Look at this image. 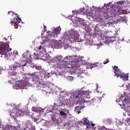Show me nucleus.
<instances>
[{
    "instance_id": "obj_3",
    "label": "nucleus",
    "mask_w": 130,
    "mask_h": 130,
    "mask_svg": "<svg viewBox=\"0 0 130 130\" xmlns=\"http://www.w3.org/2000/svg\"><path fill=\"white\" fill-rule=\"evenodd\" d=\"M119 15H122V10L117 6H113L108 10L107 12L103 13V17L105 19H109L110 17H118Z\"/></svg>"
},
{
    "instance_id": "obj_36",
    "label": "nucleus",
    "mask_w": 130,
    "mask_h": 130,
    "mask_svg": "<svg viewBox=\"0 0 130 130\" xmlns=\"http://www.w3.org/2000/svg\"><path fill=\"white\" fill-rule=\"evenodd\" d=\"M39 120V118H34V122H37Z\"/></svg>"
},
{
    "instance_id": "obj_22",
    "label": "nucleus",
    "mask_w": 130,
    "mask_h": 130,
    "mask_svg": "<svg viewBox=\"0 0 130 130\" xmlns=\"http://www.w3.org/2000/svg\"><path fill=\"white\" fill-rule=\"evenodd\" d=\"M83 108L82 107H75V110L76 112H78V114H80L81 113V110Z\"/></svg>"
},
{
    "instance_id": "obj_52",
    "label": "nucleus",
    "mask_w": 130,
    "mask_h": 130,
    "mask_svg": "<svg viewBox=\"0 0 130 130\" xmlns=\"http://www.w3.org/2000/svg\"><path fill=\"white\" fill-rule=\"evenodd\" d=\"M29 57H31V55H29Z\"/></svg>"
},
{
    "instance_id": "obj_24",
    "label": "nucleus",
    "mask_w": 130,
    "mask_h": 130,
    "mask_svg": "<svg viewBox=\"0 0 130 130\" xmlns=\"http://www.w3.org/2000/svg\"><path fill=\"white\" fill-rule=\"evenodd\" d=\"M124 110L128 113V114H130V106H127L126 107L124 108Z\"/></svg>"
},
{
    "instance_id": "obj_5",
    "label": "nucleus",
    "mask_w": 130,
    "mask_h": 130,
    "mask_svg": "<svg viewBox=\"0 0 130 130\" xmlns=\"http://www.w3.org/2000/svg\"><path fill=\"white\" fill-rule=\"evenodd\" d=\"M25 113V112L23 111L20 109H14L10 114V115L12 118L15 120L17 117L24 116Z\"/></svg>"
},
{
    "instance_id": "obj_13",
    "label": "nucleus",
    "mask_w": 130,
    "mask_h": 130,
    "mask_svg": "<svg viewBox=\"0 0 130 130\" xmlns=\"http://www.w3.org/2000/svg\"><path fill=\"white\" fill-rule=\"evenodd\" d=\"M25 66H26V63L20 64L17 62L15 63L14 64L12 65L11 70H12L13 71H16V70H17V69H18V68H20V67H25Z\"/></svg>"
},
{
    "instance_id": "obj_30",
    "label": "nucleus",
    "mask_w": 130,
    "mask_h": 130,
    "mask_svg": "<svg viewBox=\"0 0 130 130\" xmlns=\"http://www.w3.org/2000/svg\"><path fill=\"white\" fill-rule=\"evenodd\" d=\"M28 130H36V128L35 127V126L33 125H30V126Z\"/></svg>"
},
{
    "instance_id": "obj_47",
    "label": "nucleus",
    "mask_w": 130,
    "mask_h": 130,
    "mask_svg": "<svg viewBox=\"0 0 130 130\" xmlns=\"http://www.w3.org/2000/svg\"><path fill=\"white\" fill-rule=\"evenodd\" d=\"M91 125L92 126V127H93V126H95V124L91 123Z\"/></svg>"
},
{
    "instance_id": "obj_32",
    "label": "nucleus",
    "mask_w": 130,
    "mask_h": 130,
    "mask_svg": "<svg viewBox=\"0 0 130 130\" xmlns=\"http://www.w3.org/2000/svg\"><path fill=\"white\" fill-rule=\"evenodd\" d=\"M76 19H77V21H78V22H82V21H83V19H82V18H80V17L76 16Z\"/></svg>"
},
{
    "instance_id": "obj_25",
    "label": "nucleus",
    "mask_w": 130,
    "mask_h": 130,
    "mask_svg": "<svg viewBox=\"0 0 130 130\" xmlns=\"http://www.w3.org/2000/svg\"><path fill=\"white\" fill-rule=\"evenodd\" d=\"M63 99V100H64V101L63 102V101H62V103L63 104H68V102H67V101H70V97H69V96H67V97H65V98H63L62 99Z\"/></svg>"
},
{
    "instance_id": "obj_41",
    "label": "nucleus",
    "mask_w": 130,
    "mask_h": 130,
    "mask_svg": "<svg viewBox=\"0 0 130 130\" xmlns=\"http://www.w3.org/2000/svg\"><path fill=\"white\" fill-rule=\"evenodd\" d=\"M11 50H12V48H9L8 49H7V50H6V52H10V51H11Z\"/></svg>"
},
{
    "instance_id": "obj_58",
    "label": "nucleus",
    "mask_w": 130,
    "mask_h": 130,
    "mask_svg": "<svg viewBox=\"0 0 130 130\" xmlns=\"http://www.w3.org/2000/svg\"><path fill=\"white\" fill-rule=\"evenodd\" d=\"M9 83H11V81H9Z\"/></svg>"
},
{
    "instance_id": "obj_57",
    "label": "nucleus",
    "mask_w": 130,
    "mask_h": 130,
    "mask_svg": "<svg viewBox=\"0 0 130 130\" xmlns=\"http://www.w3.org/2000/svg\"><path fill=\"white\" fill-rule=\"evenodd\" d=\"M4 43V42H1V43Z\"/></svg>"
},
{
    "instance_id": "obj_1",
    "label": "nucleus",
    "mask_w": 130,
    "mask_h": 130,
    "mask_svg": "<svg viewBox=\"0 0 130 130\" xmlns=\"http://www.w3.org/2000/svg\"><path fill=\"white\" fill-rule=\"evenodd\" d=\"M10 47L9 44L0 43V54L1 57H3L6 59H9L10 57H15L18 54V51H14L13 53L6 52L8 48Z\"/></svg>"
},
{
    "instance_id": "obj_29",
    "label": "nucleus",
    "mask_w": 130,
    "mask_h": 130,
    "mask_svg": "<svg viewBox=\"0 0 130 130\" xmlns=\"http://www.w3.org/2000/svg\"><path fill=\"white\" fill-rule=\"evenodd\" d=\"M99 66V63H95L92 65H91L90 68L91 69H93V68H96V67H98Z\"/></svg>"
},
{
    "instance_id": "obj_54",
    "label": "nucleus",
    "mask_w": 130,
    "mask_h": 130,
    "mask_svg": "<svg viewBox=\"0 0 130 130\" xmlns=\"http://www.w3.org/2000/svg\"><path fill=\"white\" fill-rule=\"evenodd\" d=\"M1 73H2V71H0V74H2Z\"/></svg>"
},
{
    "instance_id": "obj_42",
    "label": "nucleus",
    "mask_w": 130,
    "mask_h": 130,
    "mask_svg": "<svg viewBox=\"0 0 130 130\" xmlns=\"http://www.w3.org/2000/svg\"><path fill=\"white\" fill-rule=\"evenodd\" d=\"M126 100H124V101H122V103H123L122 104L123 106H126V105H125V104H124V102H125V101H126Z\"/></svg>"
},
{
    "instance_id": "obj_8",
    "label": "nucleus",
    "mask_w": 130,
    "mask_h": 130,
    "mask_svg": "<svg viewBox=\"0 0 130 130\" xmlns=\"http://www.w3.org/2000/svg\"><path fill=\"white\" fill-rule=\"evenodd\" d=\"M53 62H54V63L53 64V66L55 67V68L59 69V66H60L61 62H62V56H55L53 58Z\"/></svg>"
},
{
    "instance_id": "obj_50",
    "label": "nucleus",
    "mask_w": 130,
    "mask_h": 130,
    "mask_svg": "<svg viewBox=\"0 0 130 130\" xmlns=\"http://www.w3.org/2000/svg\"><path fill=\"white\" fill-rule=\"evenodd\" d=\"M27 85H28V82H26L25 86H27Z\"/></svg>"
},
{
    "instance_id": "obj_49",
    "label": "nucleus",
    "mask_w": 130,
    "mask_h": 130,
    "mask_svg": "<svg viewBox=\"0 0 130 130\" xmlns=\"http://www.w3.org/2000/svg\"><path fill=\"white\" fill-rule=\"evenodd\" d=\"M45 121V120H44V119H41V120H40V121Z\"/></svg>"
},
{
    "instance_id": "obj_59",
    "label": "nucleus",
    "mask_w": 130,
    "mask_h": 130,
    "mask_svg": "<svg viewBox=\"0 0 130 130\" xmlns=\"http://www.w3.org/2000/svg\"><path fill=\"white\" fill-rule=\"evenodd\" d=\"M32 118L33 119V117H32Z\"/></svg>"
},
{
    "instance_id": "obj_9",
    "label": "nucleus",
    "mask_w": 130,
    "mask_h": 130,
    "mask_svg": "<svg viewBox=\"0 0 130 130\" xmlns=\"http://www.w3.org/2000/svg\"><path fill=\"white\" fill-rule=\"evenodd\" d=\"M73 61V56H66L63 59H62L61 64L60 66H63V64H67L68 62H72Z\"/></svg>"
},
{
    "instance_id": "obj_21",
    "label": "nucleus",
    "mask_w": 130,
    "mask_h": 130,
    "mask_svg": "<svg viewBox=\"0 0 130 130\" xmlns=\"http://www.w3.org/2000/svg\"><path fill=\"white\" fill-rule=\"evenodd\" d=\"M120 79H122L123 81H126L128 80V76L126 75V74H123L122 73L121 76H120Z\"/></svg>"
},
{
    "instance_id": "obj_46",
    "label": "nucleus",
    "mask_w": 130,
    "mask_h": 130,
    "mask_svg": "<svg viewBox=\"0 0 130 130\" xmlns=\"http://www.w3.org/2000/svg\"><path fill=\"white\" fill-rule=\"evenodd\" d=\"M69 79H70V80H74V77H72V76H69Z\"/></svg>"
},
{
    "instance_id": "obj_19",
    "label": "nucleus",
    "mask_w": 130,
    "mask_h": 130,
    "mask_svg": "<svg viewBox=\"0 0 130 130\" xmlns=\"http://www.w3.org/2000/svg\"><path fill=\"white\" fill-rule=\"evenodd\" d=\"M114 73L115 77H117V78H119V77H120L122 74V72H121V71L119 70H117V71H114Z\"/></svg>"
},
{
    "instance_id": "obj_4",
    "label": "nucleus",
    "mask_w": 130,
    "mask_h": 130,
    "mask_svg": "<svg viewBox=\"0 0 130 130\" xmlns=\"http://www.w3.org/2000/svg\"><path fill=\"white\" fill-rule=\"evenodd\" d=\"M15 126H12L10 125H6L3 130H26L27 128H29L30 126V123H26L25 127L21 128V125L19 123V122L17 121L15 124Z\"/></svg>"
},
{
    "instance_id": "obj_40",
    "label": "nucleus",
    "mask_w": 130,
    "mask_h": 130,
    "mask_svg": "<svg viewBox=\"0 0 130 130\" xmlns=\"http://www.w3.org/2000/svg\"><path fill=\"white\" fill-rule=\"evenodd\" d=\"M108 62H109V60H108V59H107V60L104 61L103 63L104 64H106V63H108Z\"/></svg>"
},
{
    "instance_id": "obj_44",
    "label": "nucleus",
    "mask_w": 130,
    "mask_h": 130,
    "mask_svg": "<svg viewBox=\"0 0 130 130\" xmlns=\"http://www.w3.org/2000/svg\"><path fill=\"white\" fill-rule=\"evenodd\" d=\"M46 28H47L46 26L44 25V32H46V31H47V29H46Z\"/></svg>"
},
{
    "instance_id": "obj_56",
    "label": "nucleus",
    "mask_w": 130,
    "mask_h": 130,
    "mask_svg": "<svg viewBox=\"0 0 130 130\" xmlns=\"http://www.w3.org/2000/svg\"><path fill=\"white\" fill-rule=\"evenodd\" d=\"M16 16H18V14H15Z\"/></svg>"
},
{
    "instance_id": "obj_55",
    "label": "nucleus",
    "mask_w": 130,
    "mask_h": 130,
    "mask_svg": "<svg viewBox=\"0 0 130 130\" xmlns=\"http://www.w3.org/2000/svg\"><path fill=\"white\" fill-rule=\"evenodd\" d=\"M109 5H110V4H108V5H107V6H109Z\"/></svg>"
},
{
    "instance_id": "obj_18",
    "label": "nucleus",
    "mask_w": 130,
    "mask_h": 130,
    "mask_svg": "<svg viewBox=\"0 0 130 130\" xmlns=\"http://www.w3.org/2000/svg\"><path fill=\"white\" fill-rule=\"evenodd\" d=\"M60 96H61L63 99V98H66V97H68V96H69V93L64 91H61L60 93Z\"/></svg>"
},
{
    "instance_id": "obj_6",
    "label": "nucleus",
    "mask_w": 130,
    "mask_h": 130,
    "mask_svg": "<svg viewBox=\"0 0 130 130\" xmlns=\"http://www.w3.org/2000/svg\"><path fill=\"white\" fill-rule=\"evenodd\" d=\"M60 31H61L60 27H58L54 29L52 33L47 36L46 41H50V40H51V38L54 39L55 37H57V35L59 34Z\"/></svg>"
},
{
    "instance_id": "obj_48",
    "label": "nucleus",
    "mask_w": 130,
    "mask_h": 130,
    "mask_svg": "<svg viewBox=\"0 0 130 130\" xmlns=\"http://www.w3.org/2000/svg\"><path fill=\"white\" fill-rule=\"evenodd\" d=\"M42 48V46H40L39 47V49L40 50V49H41Z\"/></svg>"
},
{
    "instance_id": "obj_43",
    "label": "nucleus",
    "mask_w": 130,
    "mask_h": 130,
    "mask_svg": "<svg viewBox=\"0 0 130 130\" xmlns=\"http://www.w3.org/2000/svg\"><path fill=\"white\" fill-rule=\"evenodd\" d=\"M8 15H13V14H14V12L10 11L8 12Z\"/></svg>"
},
{
    "instance_id": "obj_31",
    "label": "nucleus",
    "mask_w": 130,
    "mask_h": 130,
    "mask_svg": "<svg viewBox=\"0 0 130 130\" xmlns=\"http://www.w3.org/2000/svg\"><path fill=\"white\" fill-rule=\"evenodd\" d=\"M109 41L110 42H113L114 41V37H110L109 38Z\"/></svg>"
},
{
    "instance_id": "obj_53",
    "label": "nucleus",
    "mask_w": 130,
    "mask_h": 130,
    "mask_svg": "<svg viewBox=\"0 0 130 130\" xmlns=\"http://www.w3.org/2000/svg\"><path fill=\"white\" fill-rule=\"evenodd\" d=\"M128 115L129 116H130V113H129V114H128Z\"/></svg>"
},
{
    "instance_id": "obj_20",
    "label": "nucleus",
    "mask_w": 130,
    "mask_h": 130,
    "mask_svg": "<svg viewBox=\"0 0 130 130\" xmlns=\"http://www.w3.org/2000/svg\"><path fill=\"white\" fill-rule=\"evenodd\" d=\"M102 99H101V98L95 97L93 98L91 101H92V102H94L95 103H99V102H101Z\"/></svg>"
},
{
    "instance_id": "obj_34",
    "label": "nucleus",
    "mask_w": 130,
    "mask_h": 130,
    "mask_svg": "<svg viewBox=\"0 0 130 130\" xmlns=\"http://www.w3.org/2000/svg\"><path fill=\"white\" fill-rule=\"evenodd\" d=\"M113 70H114L115 72H116L117 71H118L119 70L118 67L114 66V68H113Z\"/></svg>"
},
{
    "instance_id": "obj_15",
    "label": "nucleus",
    "mask_w": 130,
    "mask_h": 130,
    "mask_svg": "<svg viewBox=\"0 0 130 130\" xmlns=\"http://www.w3.org/2000/svg\"><path fill=\"white\" fill-rule=\"evenodd\" d=\"M59 69H71V68H73V64H72V62L66 63L63 65L59 66Z\"/></svg>"
},
{
    "instance_id": "obj_33",
    "label": "nucleus",
    "mask_w": 130,
    "mask_h": 130,
    "mask_svg": "<svg viewBox=\"0 0 130 130\" xmlns=\"http://www.w3.org/2000/svg\"><path fill=\"white\" fill-rule=\"evenodd\" d=\"M63 124L64 126H70V125H71V123H70V122L64 123Z\"/></svg>"
},
{
    "instance_id": "obj_37",
    "label": "nucleus",
    "mask_w": 130,
    "mask_h": 130,
    "mask_svg": "<svg viewBox=\"0 0 130 130\" xmlns=\"http://www.w3.org/2000/svg\"><path fill=\"white\" fill-rule=\"evenodd\" d=\"M126 130H130V125H128L125 127Z\"/></svg>"
},
{
    "instance_id": "obj_16",
    "label": "nucleus",
    "mask_w": 130,
    "mask_h": 130,
    "mask_svg": "<svg viewBox=\"0 0 130 130\" xmlns=\"http://www.w3.org/2000/svg\"><path fill=\"white\" fill-rule=\"evenodd\" d=\"M80 123H82L84 124V125H89L90 121H89V120H88L87 118H83V119L80 121Z\"/></svg>"
},
{
    "instance_id": "obj_17",
    "label": "nucleus",
    "mask_w": 130,
    "mask_h": 130,
    "mask_svg": "<svg viewBox=\"0 0 130 130\" xmlns=\"http://www.w3.org/2000/svg\"><path fill=\"white\" fill-rule=\"evenodd\" d=\"M32 110L33 111H35V112H40V113H41V112H43V109L41 108L32 107Z\"/></svg>"
},
{
    "instance_id": "obj_26",
    "label": "nucleus",
    "mask_w": 130,
    "mask_h": 130,
    "mask_svg": "<svg viewBox=\"0 0 130 130\" xmlns=\"http://www.w3.org/2000/svg\"><path fill=\"white\" fill-rule=\"evenodd\" d=\"M52 120L54 123H55V124H58V119H56L55 117H52Z\"/></svg>"
},
{
    "instance_id": "obj_45",
    "label": "nucleus",
    "mask_w": 130,
    "mask_h": 130,
    "mask_svg": "<svg viewBox=\"0 0 130 130\" xmlns=\"http://www.w3.org/2000/svg\"><path fill=\"white\" fill-rule=\"evenodd\" d=\"M34 58H37V54H36V53H34Z\"/></svg>"
},
{
    "instance_id": "obj_2",
    "label": "nucleus",
    "mask_w": 130,
    "mask_h": 130,
    "mask_svg": "<svg viewBox=\"0 0 130 130\" xmlns=\"http://www.w3.org/2000/svg\"><path fill=\"white\" fill-rule=\"evenodd\" d=\"M89 94V91L80 89L77 90L75 94L72 95L71 97L75 102L82 103L83 102V98H87V99L90 98Z\"/></svg>"
},
{
    "instance_id": "obj_23",
    "label": "nucleus",
    "mask_w": 130,
    "mask_h": 130,
    "mask_svg": "<svg viewBox=\"0 0 130 130\" xmlns=\"http://www.w3.org/2000/svg\"><path fill=\"white\" fill-rule=\"evenodd\" d=\"M17 73L15 71H9L8 72V75L9 76H17Z\"/></svg>"
},
{
    "instance_id": "obj_35",
    "label": "nucleus",
    "mask_w": 130,
    "mask_h": 130,
    "mask_svg": "<svg viewBox=\"0 0 130 130\" xmlns=\"http://www.w3.org/2000/svg\"><path fill=\"white\" fill-rule=\"evenodd\" d=\"M127 123L128 124V125H130V118H127Z\"/></svg>"
},
{
    "instance_id": "obj_27",
    "label": "nucleus",
    "mask_w": 130,
    "mask_h": 130,
    "mask_svg": "<svg viewBox=\"0 0 130 130\" xmlns=\"http://www.w3.org/2000/svg\"><path fill=\"white\" fill-rule=\"evenodd\" d=\"M84 11H85V8H83L76 11V13L77 14V15H78V14H82V13H83Z\"/></svg>"
},
{
    "instance_id": "obj_12",
    "label": "nucleus",
    "mask_w": 130,
    "mask_h": 130,
    "mask_svg": "<svg viewBox=\"0 0 130 130\" xmlns=\"http://www.w3.org/2000/svg\"><path fill=\"white\" fill-rule=\"evenodd\" d=\"M82 66H79V67H77V68H76V69H75V74H78V75H77V77H82V74H83V73H84V72L85 71L84 70V69L82 68H81Z\"/></svg>"
},
{
    "instance_id": "obj_7",
    "label": "nucleus",
    "mask_w": 130,
    "mask_h": 130,
    "mask_svg": "<svg viewBox=\"0 0 130 130\" xmlns=\"http://www.w3.org/2000/svg\"><path fill=\"white\" fill-rule=\"evenodd\" d=\"M70 40L77 42L79 40V32L78 31L72 29L70 31Z\"/></svg>"
},
{
    "instance_id": "obj_11",
    "label": "nucleus",
    "mask_w": 130,
    "mask_h": 130,
    "mask_svg": "<svg viewBox=\"0 0 130 130\" xmlns=\"http://www.w3.org/2000/svg\"><path fill=\"white\" fill-rule=\"evenodd\" d=\"M32 80L33 81H38V79L42 80L43 77L41 76V74L38 72H35L34 74H32Z\"/></svg>"
},
{
    "instance_id": "obj_10",
    "label": "nucleus",
    "mask_w": 130,
    "mask_h": 130,
    "mask_svg": "<svg viewBox=\"0 0 130 130\" xmlns=\"http://www.w3.org/2000/svg\"><path fill=\"white\" fill-rule=\"evenodd\" d=\"M79 61H79L78 59H75L74 60V58H73V61L71 62L72 64V68H73L74 70L78 69V68L81 66V65H80Z\"/></svg>"
},
{
    "instance_id": "obj_39",
    "label": "nucleus",
    "mask_w": 130,
    "mask_h": 130,
    "mask_svg": "<svg viewBox=\"0 0 130 130\" xmlns=\"http://www.w3.org/2000/svg\"><path fill=\"white\" fill-rule=\"evenodd\" d=\"M56 45L58 46V47H57V48H60V43H56Z\"/></svg>"
},
{
    "instance_id": "obj_51",
    "label": "nucleus",
    "mask_w": 130,
    "mask_h": 130,
    "mask_svg": "<svg viewBox=\"0 0 130 130\" xmlns=\"http://www.w3.org/2000/svg\"><path fill=\"white\" fill-rule=\"evenodd\" d=\"M67 113H70V111H69V110L67 111Z\"/></svg>"
},
{
    "instance_id": "obj_14",
    "label": "nucleus",
    "mask_w": 130,
    "mask_h": 130,
    "mask_svg": "<svg viewBox=\"0 0 130 130\" xmlns=\"http://www.w3.org/2000/svg\"><path fill=\"white\" fill-rule=\"evenodd\" d=\"M13 20L11 22V25H15V24L17 25V24H19L21 22V18L18 16L13 17Z\"/></svg>"
},
{
    "instance_id": "obj_28",
    "label": "nucleus",
    "mask_w": 130,
    "mask_h": 130,
    "mask_svg": "<svg viewBox=\"0 0 130 130\" xmlns=\"http://www.w3.org/2000/svg\"><path fill=\"white\" fill-rule=\"evenodd\" d=\"M59 113L61 115V116H64V117L65 118L67 117V113H66L64 112L61 111H60Z\"/></svg>"
},
{
    "instance_id": "obj_38",
    "label": "nucleus",
    "mask_w": 130,
    "mask_h": 130,
    "mask_svg": "<svg viewBox=\"0 0 130 130\" xmlns=\"http://www.w3.org/2000/svg\"><path fill=\"white\" fill-rule=\"evenodd\" d=\"M98 130H106V128H105V127H101L99 128Z\"/></svg>"
}]
</instances>
